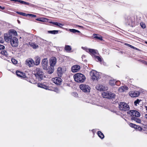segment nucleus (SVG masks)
<instances>
[{
	"label": "nucleus",
	"mask_w": 147,
	"mask_h": 147,
	"mask_svg": "<svg viewBox=\"0 0 147 147\" xmlns=\"http://www.w3.org/2000/svg\"><path fill=\"white\" fill-rule=\"evenodd\" d=\"M35 64L36 65H39L40 62V57L38 56H36L35 58Z\"/></svg>",
	"instance_id": "412c9836"
},
{
	"label": "nucleus",
	"mask_w": 147,
	"mask_h": 147,
	"mask_svg": "<svg viewBox=\"0 0 147 147\" xmlns=\"http://www.w3.org/2000/svg\"><path fill=\"white\" fill-rule=\"evenodd\" d=\"M42 65L43 69L46 70L48 72V71H49V68L48 62L47 58H45L42 59Z\"/></svg>",
	"instance_id": "0eeeda50"
},
{
	"label": "nucleus",
	"mask_w": 147,
	"mask_h": 147,
	"mask_svg": "<svg viewBox=\"0 0 147 147\" xmlns=\"http://www.w3.org/2000/svg\"><path fill=\"white\" fill-rule=\"evenodd\" d=\"M119 108L120 110L123 111L128 110L129 109V106L126 103L124 102H121L119 104Z\"/></svg>",
	"instance_id": "423d86ee"
},
{
	"label": "nucleus",
	"mask_w": 147,
	"mask_h": 147,
	"mask_svg": "<svg viewBox=\"0 0 147 147\" xmlns=\"http://www.w3.org/2000/svg\"><path fill=\"white\" fill-rule=\"evenodd\" d=\"M140 92L138 91H131L129 92L130 96L131 97H136L139 96Z\"/></svg>",
	"instance_id": "dca6fc26"
},
{
	"label": "nucleus",
	"mask_w": 147,
	"mask_h": 147,
	"mask_svg": "<svg viewBox=\"0 0 147 147\" xmlns=\"http://www.w3.org/2000/svg\"><path fill=\"white\" fill-rule=\"evenodd\" d=\"M75 81L82 83L86 79L85 76L83 74L78 73L75 74L74 76Z\"/></svg>",
	"instance_id": "7ed1b4c3"
},
{
	"label": "nucleus",
	"mask_w": 147,
	"mask_h": 147,
	"mask_svg": "<svg viewBox=\"0 0 147 147\" xmlns=\"http://www.w3.org/2000/svg\"><path fill=\"white\" fill-rule=\"evenodd\" d=\"M52 80L55 84L57 85L61 84L62 80L59 77H56L52 79Z\"/></svg>",
	"instance_id": "ddd939ff"
},
{
	"label": "nucleus",
	"mask_w": 147,
	"mask_h": 147,
	"mask_svg": "<svg viewBox=\"0 0 147 147\" xmlns=\"http://www.w3.org/2000/svg\"><path fill=\"white\" fill-rule=\"evenodd\" d=\"M57 62V59L55 57H52L49 60L50 66L49 67V70L48 71V73L51 74L53 72L54 70V67L56 65Z\"/></svg>",
	"instance_id": "f257e3e1"
},
{
	"label": "nucleus",
	"mask_w": 147,
	"mask_h": 147,
	"mask_svg": "<svg viewBox=\"0 0 147 147\" xmlns=\"http://www.w3.org/2000/svg\"><path fill=\"white\" fill-rule=\"evenodd\" d=\"M11 61L13 64H15L17 63V61L15 59H12Z\"/></svg>",
	"instance_id": "ea45409f"
},
{
	"label": "nucleus",
	"mask_w": 147,
	"mask_h": 147,
	"mask_svg": "<svg viewBox=\"0 0 147 147\" xmlns=\"http://www.w3.org/2000/svg\"><path fill=\"white\" fill-rule=\"evenodd\" d=\"M144 107H145V108H146V110L147 111V106H145Z\"/></svg>",
	"instance_id": "3c124183"
},
{
	"label": "nucleus",
	"mask_w": 147,
	"mask_h": 147,
	"mask_svg": "<svg viewBox=\"0 0 147 147\" xmlns=\"http://www.w3.org/2000/svg\"><path fill=\"white\" fill-rule=\"evenodd\" d=\"M16 74L18 76L21 77V78H25L26 77L25 74L23 72L17 71L16 72Z\"/></svg>",
	"instance_id": "6ab92c4d"
},
{
	"label": "nucleus",
	"mask_w": 147,
	"mask_h": 147,
	"mask_svg": "<svg viewBox=\"0 0 147 147\" xmlns=\"http://www.w3.org/2000/svg\"><path fill=\"white\" fill-rule=\"evenodd\" d=\"M18 2L21 4H24L27 5H29V3L27 2L24 1L20 0H18Z\"/></svg>",
	"instance_id": "f704fd0d"
},
{
	"label": "nucleus",
	"mask_w": 147,
	"mask_h": 147,
	"mask_svg": "<svg viewBox=\"0 0 147 147\" xmlns=\"http://www.w3.org/2000/svg\"><path fill=\"white\" fill-rule=\"evenodd\" d=\"M5 47L4 46L0 45V50L3 49H5Z\"/></svg>",
	"instance_id": "49530a36"
},
{
	"label": "nucleus",
	"mask_w": 147,
	"mask_h": 147,
	"mask_svg": "<svg viewBox=\"0 0 147 147\" xmlns=\"http://www.w3.org/2000/svg\"><path fill=\"white\" fill-rule=\"evenodd\" d=\"M48 32L49 33L55 34L58 32V30L48 31Z\"/></svg>",
	"instance_id": "473e14b6"
},
{
	"label": "nucleus",
	"mask_w": 147,
	"mask_h": 147,
	"mask_svg": "<svg viewBox=\"0 0 147 147\" xmlns=\"http://www.w3.org/2000/svg\"><path fill=\"white\" fill-rule=\"evenodd\" d=\"M16 13L19 14H20V15H22L23 16H26V14H25V13H22V12H18V11H17L16 12Z\"/></svg>",
	"instance_id": "37998d69"
},
{
	"label": "nucleus",
	"mask_w": 147,
	"mask_h": 147,
	"mask_svg": "<svg viewBox=\"0 0 147 147\" xmlns=\"http://www.w3.org/2000/svg\"><path fill=\"white\" fill-rule=\"evenodd\" d=\"M140 24L141 26V27L143 28H146V25L143 22H141L140 23Z\"/></svg>",
	"instance_id": "4c0bfd02"
},
{
	"label": "nucleus",
	"mask_w": 147,
	"mask_h": 147,
	"mask_svg": "<svg viewBox=\"0 0 147 147\" xmlns=\"http://www.w3.org/2000/svg\"><path fill=\"white\" fill-rule=\"evenodd\" d=\"M135 128L138 129L139 131H141L142 130V128L141 127L137 125H136Z\"/></svg>",
	"instance_id": "e433bc0d"
},
{
	"label": "nucleus",
	"mask_w": 147,
	"mask_h": 147,
	"mask_svg": "<svg viewBox=\"0 0 147 147\" xmlns=\"http://www.w3.org/2000/svg\"><path fill=\"white\" fill-rule=\"evenodd\" d=\"M80 69V67L78 65H75L73 66L71 68L72 71L73 72L78 71Z\"/></svg>",
	"instance_id": "a211bd4d"
},
{
	"label": "nucleus",
	"mask_w": 147,
	"mask_h": 147,
	"mask_svg": "<svg viewBox=\"0 0 147 147\" xmlns=\"http://www.w3.org/2000/svg\"><path fill=\"white\" fill-rule=\"evenodd\" d=\"M10 43L13 47H16L18 45V40L17 38L13 37Z\"/></svg>",
	"instance_id": "9b49d317"
},
{
	"label": "nucleus",
	"mask_w": 147,
	"mask_h": 147,
	"mask_svg": "<svg viewBox=\"0 0 147 147\" xmlns=\"http://www.w3.org/2000/svg\"><path fill=\"white\" fill-rule=\"evenodd\" d=\"M36 20L37 21L43 22H47L49 20L48 19L44 18H38L36 19Z\"/></svg>",
	"instance_id": "4be33fe9"
},
{
	"label": "nucleus",
	"mask_w": 147,
	"mask_h": 147,
	"mask_svg": "<svg viewBox=\"0 0 147 147\" xmlns=\"http://www.w3.org/2000/svg\"><path fill=\"white\" fill-rule=\"evenodd\" d=\"M138 117H136V118L133 117L131 118V119L132 120L135 121L136 122L138 123H140L141 122V120L138 118Z\"/></svg>",
	"instance_id": "393cba45"
},
{
	"label": "nucleus",
	"mask_w": 147,
	"mask_h": 147,
	"mask_svg": "<svg viewBox=\"0 0 147 147\" xmlns=\"http://www.w3.org/2000/svg\"><path fill=\"white\" fill-rule=\"evenodd\" d=\"M29 45L34 49H36L38 47V45L34 43H30Z\"/></svg>",
	"instance_id": "bb28decb"
},
{
	"label": "nucleus",
	"mask_w": 147,
	"mask_h": 147,
	"mask_svg": "<svg viewBox=\"0 0 147 147\" xmlns=\"http://www.w3.org/2000/svg\"><path fill=\"white\" fill-rule=\"evenodd\" d=\"M118 82H116V81L115 80H111L109 81V84L111 85H113L115 84H117V83Z\"/></svg>",
	"instance_id": "2f4dec72"
},
{
	"label": "nucleus",
	"mask_w": 147,
	"mask_h": 147,
	"mask_svg": "<svg viewBox=\"0 0 147 147\" xmlns=\"http://www.w3.org/2000/svg\"><path fill=\"white\" fill-rule=\"evenodd\" d=\"M129 125L131 127H134L135 128L136 125L132 123H130L129 124Z\"/></svg>",
	"instance_id": "a19ab883"
},
{
	"label": "nucleus",
	"mask_w": 147,
	"mask_h": 147,
	"mask_svg": "<svg viewBox=\"0 0 147 147\" xmlns=\"http://www.w3.org/2000/svg\"><path fill=\"white\" fill-rule=\"evenodd\" d=\"M145 43L146 44H147V42H145Z\"/></svg>",
	"instance_id": "864d4df0"
},
{
	"label": "nucleus",
	"mask_w": 147,
	"mask_h": 147,
	"mask_svg": "<svg viewBox=\"0 0 147 147\" xmlns=\"http://www.w3.org/2000/svg\"><path fill=\"white\" fill-rule=\"evenodd\" d=\"M80 89L84 92H88L90 91V88L88 85L81 84L80 86Z\"/></svg>",
	"instance_id": "9d476101"
},
{
	"label": "nucleus",
	"mask_w": 147,
	"mask_h": 147,
	"mask_svg": "<svg viewBox=\"0 0 147 147\" xmlns=\"http://www.w3.org/2000/svg\"><path fill=\"white\" fill-rule=\"evenodd\" d=\"M31 16L32 17H36V16L35 15L30 14H28L26 15V16Z\"/></svg>",
	"instance_id": "a18cd8bd"
},
{
	"label": "nucleus",
	"mask_w": 147,
	"mask_h": 147,
	"mask_svg": "<svg viewBox=\"0 0 147 147\" xmlns=\"http://www.w3.org/2000/svg\"><path fill=\"white\" fill-rule=\"evenodd\" d=\"M96 61L101 62L102 61V59L99 56H94L93 57Z\"/></svg>",
	"instance_id": "a878e982"
},
{
	"label": "nucleus",
	"mask_w": 147,
	"mask_h": 147,
	"mask_svg": "<svg viewBox=\"0 0 147 147\" xmlns=\"http://www.w3.org/2000/svg\"><path fill=\"white\" fill-rule=\"evenodd\" d=\"M97 134L101 139H103L104 138V135L100 131H98L97 132Z\"/></svg>",
	"instance_id": "7c9ffc66"
},
{
	"label": "nucleus",
	"mask_w": 147,
	"mask_h": 147,
	"mask_svg": "<svg viewBox=\"0 0 147 147\" xmlns=\"http://www.w3.org/2000/svg\"><path fill=\"white\" fill-rule=\"evenodd\" d=\"M9 34H11L12 35L13 34V36H16L17 35V33L15 30L12 29L9 30Z\"/></svg>",
	"instance_id": "5701e85b"
},
{
	"label": "nucleus",
	"mask_w": 147,
	"mask_h": 147,
	"mask_svg": "<svg viewBox=\"0 0 147 147\" xmlns=\"http://www.w3.org/2000/svg\"><path fill=\"white\" fill-rule=\"evenodd\" d=\"M65 49L66 51L69 52L71 50V48L70 46L66 45L65 46Z\"/></svg>",
	"instance_id": "c85d7f7f"
},
{
	"label": "nucleus",
	"mask_w": 147,
	"mask_h": 147,
	"mask_svg": "<svg viewBox=\"0 0 147 147\" xmlns=\"http://www.w3.org/2000/svg\"><path fill=\"white\" fill-rule=\"evenodd\" d=\"M102 95L103 98L108 99L114 98L115 97V95L114 93L108 91L102 92Z\"/></svg>",
	"instance_id": "39448f33"
},
{
	"label": "nucleus",
	"mask_w": 147,
	"mask_h": 147,
	"mask_svg": "<svg viewBox=\"0 0 147 147\" xmlns=\"http://www.w3.org/2000/svg\"><path fill=\"white\" fill-rule=\"evenodd\" d=\"M145 117L147 119V114H146L145 116Z\"/></svg>",
	"instance_id": "8fccbe9b"
},
{
	"label": "nucleus",
	"mask_w": 147,
	"mask_h": 147,
	"mask_svg": "<svg viewBox=\"0 0 147 147\" xmlns=\"http://www.w3.org/2000/svg\"><path fill=\"white\" fill-rule=\"evenodd\" d=\"M141 100L139 99H137L134 101V103L136 105H137V104H139Z\"/></svg>",
	"instance_id": "58836bf2"
},
{
	"label": "nucleus",
	"mask_w": 147,
	"mask_h": 147,
	"mask_svg": "<svg viewBox=\"0 0 147 147\" xmlns=\"http://www.w3.org/2000/svg\"><path fill=\"white\" fill-rule=\"evenodd\" d=\"M69 31H70L71 32L75 33L76 32H80L76 30L75 29H69Z\"/></svg>",
	"instance_id": "72a5a7b5"
},
{
	"label": "nucleus",
	"mask_w": 147,
	"mask_h": 147,
	"mask_svg": "<svg viewBox=\"0 0 147 147\" xmlns=\"http://www.w3.org/2000/svg\"><path fill=\"white\" fill-rule=\"evenodd\" d=\"M74 93H76V92H74Z\"/></svg>",
	"instance_id": "5fc2aeb1"
},
{
	"label": "nucleus",
	"mask_w": 147,
	"mask_h": 147,
	"mask_svg": "<svg viewBox=\"0 0 147 147\" xmlns=\"http://www.w3.org/2000/svg\"><path fill=\"white\" fill-rule=\"evenodd\" d=\"M65 69H63L61 67H59L57 69V73L59 77H61L64 72L65 71Z\"/></svg>",
	"instance_id": "2eb2a0df"
},
{
	"label": "nucleus",
	"mask_w": 147,
	"mask_h": 147,
	"mask_svg": "<svg viewBox=\"0 0 147 147\" xmlns=\"http://www.w3.org/2000/svg\"><path fill=\"white\" fill-rule=\"evenodd\" d=\"M38 86L39 87L45 88V89H47V87L46 86L43 85L42 84H40V85L38 84Z\"/></svg>",
	"instance_id": "c9c22d12"
},
{
	"label": "nucleus",
	"mask_w": 147,
	"mask_h": 147,
	"mask_svg": "<svg viewBox=\"0 0 147 147\" xmlns=\"http://www.w3.org/2000/svg\"><path fill=\"white\" fill-rule=\"evenodd\" d=\"M78 27H82V26H78Z\"/></svg>",
	"instance_id": "603ef678"
},
{
	"label": "nucleus",
	"mask_w": 147,
	"mask_h": 147,
	"mask_svg": "<svg viewBox=\"0 0 147 147\" xmlns=\"http://www.w3.org/2000/svg\"><path fill=\"white\" fill-rule=\"evenodd\" d=\"M131 117V118L139 117L140 115V113L136 110H130L127 112Z\"/></svg>",
	"instance_id": "6e6552de"
},
{
	"label": "nucleus",
	"mask_w": 147,
	"mask_h": 147,
	"mask_svg": "<svg viewBox=\"0 0 147 147\" xmlns=\"http://www.w3.org/2000/svg\"><path fill=\"white\" fill-rule=\"evenodd\" d=\"M35 76L39 80L43 79L45 77L44 76V73L42 69L39 68H36L34 71Z\"/></svg>",
	"instance_id": "f03ea898"
},
{
	"label": "nucleus",
	"mask_w": 147,
	"mask_h": 147,
	"mask_svg": "<svg viewBox=\"0 0 147 147\" xmlns=\"http://www.w3.org/2000/svg\"><path fill=\"white\" fill-rule=\"evenodd\" d=\"M0 9H5V7H2L0 6Z\"/></svg>",
	"instance_id": "09e8293b"
},
{
	"label": "nucleus",
	"mask_w": 147,
	"mask_h": 147,
	"mask_svg": "<svg viewBox=\"0 0 147 147\" xmlns=\"http://www.w3.org/2000/svg\"><path fill=\"white\" fill-rule=\"evenodd\" d=\"M85 50L87 52L89 53L93 57H94V56L99 55L98 51L96 50L87 48H85Z\"/></svg>",
	"instance_id": "1a4fd4ad"
},
{
	"label": "nucleus",
	"mask_w": 147,
	"mask_h": 147,
	"mask_svg": "<svg viewBox=\"0 0 147 147\" xmlns=\"http://www.w3.org/2000/svg\"><path fill=\"white\" fill-rule=\"evenodd\" d=\"M116 82H118L117 83V84H116V85H119V84H120V82L119 81H116Z\"/></svg>",
	"instance_id": "de8ad7c7"
},
{
	"label": "nucleus",
	"mask_w": 147,
	"mask_h": 147,
	"mask_svg": "<svg viewBox=\"0 0 147 147\" xmlns=\"http://www.w3.org/2000/svg\"><path fill=\"white\" fill-rule=\"evenodd\" d=\"M12 35L11 34H9L7 35V36H4V38L5 40L7 42H10L12 40Z\"/></svg>",
	"instance_id": "f3484780"
},
{
	"label": "nucleus",
	"mask_w": 147,
	"mask_h": 147,
	"mask_svg": "<svg viewBox=\"0 0 147 147\" xmlns=\"http://www.w3.org/2000/svg\"><path fill=\"white\" fill-rule=\"evenodd\" d=\"M26 65L30 67L33 66L34 64V62L33 59H29L26 60Z\"/></svg>",
	"instance_id": "4468645a"
},
{
	"label": "nucleus",
	"mask_w": 147,
	"mask_h": 147,
	"mask_svg": "<svg viewBox=\"0 0 147 147\" xmlns=\"http://www.w3.org/2000/svg\"><path fill=\"white\" fill-rule=\"evenodd\" d=\"M128 88L126 86L121 87L119 89V91L120 92H123L125 90H127Z\"/></svg>",
	"instance_id": "aec40b11"
},
{
	"label": "nucleus",
	"mask_w": 147,
	"mask_h": 147,
	"mask_svg": "<svg viewBox=\"0 0 147 147\" xmlns=\"http://www.w3.org/2000/svg\"><path fill=\"white\" fill-rule=\"evenodd\" d=\"M96 89L100 91H105L107 90L108 88L107 86H105L102 85H98L96 86Z\"/></svg>",
	"instance_id": "f8f14e48"
},
{
	"label": "nucleus",
	"mask_w": 147,
	"mask_h": 147,
	"mask_svg": "<svg viewBox=\"0 0 147 147\" xmlns=\"http://www.w3.org/2000/svg\"><path fill=\"white\" fill-rule=\"evenodd\" d=\"M4 39L2 37H0V43H3L4 41Z\"/></svg>",
	"instance_id": "79ce46f5"
},
{
	"label": "nucleus",
	"mask_w": 147,
	"mask_h": 147,
	"mask_svg": "<svg viewBox=\"0 0 147 147\" xmlns=\"http://www.w3.org/2000/svg\"><path fill=\"white\" fill-rule=\"evenodd\" d=\"M91 78L93 81H97L100 79L99 73L95 70H92L90 72Z\"/></svg>",
	"instance_id": "20e7f679"
},
{
	"label": "nucleus",
	"mask_w": 147,
	"mask_h": 147,
	"mask_svg": "<svg viewBox=\"0 0 147 147\" xmlns=\"http://www.w3.org/2000/svg\"><path fill=\"white\" fill-rule=\"evenodd\" d=\"M93 36L94 38L98 39L100 40H102V37L101 36H98L96 34H94Z\"/></svg>",
	"instance_id": "cd10ccee"
},
{
	"label": "nucleus",
	"mask_w": 147,
	"mask_h": 147,
	"mask_svg": "<svg viewBox=\"0 0 147 147\" xmlns=\"http://www.w3.org/2000/svg\"><path fill=\"white\" fill-rule=\"evenodd\" d=\"M50 23H51L54 24L55 25L59 26L60 28H62V26L64 25L63 24H62L57 22H50Z\"/></svg>",
	"instance_id": "b1692460"
},
{
	"label": "nucleus",
	"mask_w": 147,
	"mask_h": 147,
	"mask_svg": "<svg viewBox=\"0 0 147 147\" xmlns=\"http://www.w3.org/2000/svg\"><path fill=\"white\" fill-rule=\"evenodd\" d=\"M126 45L128 46H129V47H130L131 48H133L134 49H137V48H136V47H133V46H132V45H129V44H126Z\"/></svg>",
	"instance_id": "c03bdc74"
},
{
	"label": "nucleus",
	"mask_w": 147,
	"mask_h": 147,
	"mask_svg": "<svg viewBox=\"0 0 147 147\" xmlns=\"http://www.w3.org/2000/svg\"><path fill=\"white\" fill-rule=\"evenodd\" d=\"M0 53L6 57H7L8 55V54L6 51H1Z\"/></svg>",
	"instance_id": "c756f323"
}]
</instances>
